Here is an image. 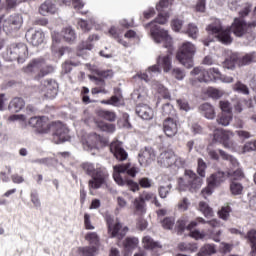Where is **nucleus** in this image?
Wrapping results in <instances>:
<instances>
[{
    "mask_svg": "<svg viewBox=\"0 0 256 256\" xmlns=\"http://www.w3.org/2000/svg\"><path fill=\"white\" fill-rule=\"evenodd\" d=\"M167 7H169V0H160L159 4L156 5V9L159 13L158 17L154 21L146 24L145 29L150 27V35L155 43H164V47L169 49L173 43V39L169 36L167 30L159 27V25H165L169 19V13L165 11Z\"/></svg>",
    "mask_w": 256,
    "mask_h": 256,
    "instance_id": "obj_1",
    "label": "nucleus"
},
{
    "mask_svg": "<svg viewBox=\"0 0 256 256\" xmlns=\"http://www.w3.org/2000/svg\"><path fill=\"white\" fill-rule=\"evenodd\" d=\"M45 119V116H35L30 118L28 123L30 127L37 129L38 133H52L53 142L56 143V145L65 143V141H69V129H67L66 125L61 122H53L52 124H47Z\"/></svg>",
    "mask_w": 256,
    "mask_h": 256,
    "instance_id": "obj_2",
    "label": "nucleus"
},
{
    "mask_svg": "<svg viewBox=\"0 0 256 256\" xmlns=\"http://www.w3.org/2000/svg\"><path fill=\"white\" fill-rule=\"evenodd\" d=\"M197 163V173L200 177L192 170H185L183 176L178 179L180 191L195 193L201 189L205 171L207 170V163L202 158H198Z\"/></svg>",
    "mask_w": 256,
    "mask_h": 256,
    "instance_id": "obj_3",
    "label": "nucleus"
},
{
    "mask_svg": "<svg viewBox=\"0 0 256 256\" xmlns=\"http://www.w3.org/2000/svg\"><path fill=\"white\" fill-rule=\"evenodd\" d=\"M197 51V48H195V45L191 42H184L177 54H176V59L186 67V69H191L193 67V57H195V53Z\"/></svg>",
    "mask_w": 256,
    "mask_h": 256,
    "instance_id": "obj_4",
    "label": "nucleus"
},
{
    "mask_svg": "<svg viewBox=\"0 0 256 256\" xmlns=\"http://www.w3.org/2000/svg\"><path fill=\"white\" fill-rule=\"evenodd\" d=\"M158 165L166 169L170 168L173 169V171H177V169L185 167V160L175 155L173 151H164L158 157Z\"/></svg>",
    "mask_w": 256,
    "mask_h": 256,
    "instance_id": "obj_5",
    "label": "nucleus"
},
{
    "mask_svg": "<svg viewBox=\"0 0 256 256\" xmlns=\"http://www.w3.org/2000/svg\"><path fill=\"white\" fill-rule=\"evenodd\" d=\"M256 29V16L250 21L246 22L241 18H235L232 23L231 31L236 37H243V35H251L255 33Z\"/></svg>",
    "mask_w": 256,
    "mask_h": 256,
    "instance_id": "obj_6",
    "label": "nucleus"
},
{
    "mask_svg": "<svg viewBox=\"0 0 256 256\" xmlns=\"http://www.w3.org/2000/svg\"><path fill=\"white\" fill-rule=\"evenodd\" d=\"M209 35H214L218 41L224 43V45H229L233 42L231 38V29H223L220 20H216L215 23L209 24L206 28Z\"/></svg>",
    "mask_w": 256,
    "mask_h": 256,
    "instance_id": "obj_7",
    "label": "nucleus"
},
{
    "mask_svg": "<svg viewBox=\"0 0 256 256\" xmlns=\"http://www.w3.org/2000/svg\"><path fill=\"white\" fill-rule=\"evenodd\" d=\"M218 151L220 157H222L224 161H228L230 163V170L226 173V176L229 177L232 181H240V179H243V177H245V174L243 173V170L237 168L239 167V161H237V158L221 149H219Z\"/></svg>",
    "mask_w": 256,
    "mask_h": 256,
    "instance_id": "obj_8",
    "label": "nucleus"
},
{
    "mask_svg": "<svg viewBox=\"0 0 256 256\" xmlns=\"http://www.w3.org/2000/svg\"><path fill=\"white\" fill-rule=\"evenodd\" d=\"M9 61H18V63H25L29 57V48L25 43L12 44L7 50Z\"/></svg>",
    "mask_w": 256,
    "mask_h": 256,
    "instance_id": "obj_9",
    "label": "nucleus"
},
{
    "mask_svg": "<svg viewBox=\"0 0 256 256\" xmlns=\"http://www.w3.org/2000/svg\"><path fill=\"white\" fill-rule=\"evenodd\" d=\"M54 71L55 68H53V66L47 65L45 60L41 58L34 59L25 68V73H38L39 79H41V77H45V75L53 73Z\"/></svg>",
    "mask_w": 256,
    "mask_h": 256,
    "instance_id": "obj_10",
    "label": "nucleus"
},
{
    "mask_svg": "<svg viewBox=\"0 0 256 256\" xmlns=\"http://www.w3.org/2000/svg\"><path fill=\"white\" fill-rule=\"evenodd\" d=\"M113 169V179L117 185L120 186L125 185V180H123V177H121V173H127V175L130 177H135L137 175V167L131 166V163L118 164L113 166Z\"/></svg>",
    "mask_w": 256,
    "mask_h": 256,
    "instance_id": "obj_11",
    "label": "nucleus"
},
{
    "mask_svg": "<svg viewBox=\"0 0 256 256\" xmlns=\"http://www.w3.org/2000/svg\"><path fill=\"white\" fill-rule=\"evenodd\" d=\"M106 223L108 227V235L110 237H118V239H123L124 235L127 233V227L122 229L121 222L119 219L115 218L114 216L107 215L106 216Z\"/></svg>",
    "mask_w": 256,
    "mask_h": 256,
    "instance_id": "obj_12",
    "label": "nucleus"
},
{
    "mask_svg": "<svg viewBox=\"0 0 256 256\" xmlns=\"http://www.w3.org/2000/svg\"><path fill=\"white\" fill-rule=\"evenodd\" d=\"M107 179H109L107 168L103 166L96 167V172H94L92 179L89 180L88 185L90 189H101V186L107 183Z\"/></svg>",
    "mask_w": 256,
    "mask_h": 256,
    "instance_id": "obj_13",
    "label": "nucleus"
},
{
    "mask_svg": "<svg viewBox=\"0 0 256 256\" xmlns=\"http://www.w3.org/2000/svg\"><path fill=\"white\" fill-rule=\"evenodd\" d=\"M191 75H200L198 77V81L200 83H211L212 81H217V75H219V70L217 68L203 70L199 67H196L191 71Z\"/></svg>",
    "mask_w": 256,
    "mask_h": 256,
    "instance_id": "obj_14",
    "label": "nucleus"
},
{
    "mask_svg": "<svg viewBox=\"0 0 256 256\" xmlns=\"http://www.w3.org/2000/svg\"><path fill=\"white\" fill-rule=\"evenodd\" d=\"M233 132H228L223 129L214 130L213 139L216 143H221L225 149H233V142L231 141Z\"/></svg>",
    "mask_w": 256,
    "mask_h": 256,
    "instance_id": "obj_15",
    "label": "nucleus"
},
{
    "mask_svg": "<svg viewBox=\"0 0 256 256\" xmlns=\"http://www.w3.org/2000/svg\"><path fill=\"white\" fill-rule=\"evenodd\" d=\"M26 41L33 45L34 47H39L45 41V33L41 30H35L33 28L27 30L26 34Z\"/></svg>",
    "mask_w": 256,
    "mask_h": 256,
    "instance_id": "obj_16",
    "label": "nucleus"
},
{
    "mask_svg": "<svg viewBox=\"0 0 256 256\" xmlns=\"http://www.w3.org/2000/svg\"><path fill=\"white\" fill-rule=\"evenodd\" d=\"M179 119L178 118H172L167 117L163 121V131L166 135V137H175L179 131V125H178Z\"/></svg>",
    "mask_w": 256,
    "mask_h": 256,
    "instance_id": "obj_17",
    "label": "nucleus"
},
{
    "mask_svg": "<svg viewBox=\"0 0 256 256\" xmlns=\"http://www.w3.org/2000/svg\"><path fill=\"white\" fill-rule=\"evenodd\" d=\"M59 85L55 80H45L41 85V91L46 99H55Z\"/></svg>",
    "mask_w": 256,
    "mask_h": 256,
    "instance_id": "obj_18",
    "label": "nucleus"
},
{
    "mask_svg": "<svg viewBox=\"0 0 256 256\" xmlns=\"http://www.w3.org/2000/svg\"><path fill=\"white\" fill-rule=\"evenodd\" d=\"M138 161L141 167H147L151 165L152 161H155V150L151 147H145L140 150L138 154Z\"/></svg>",
    "mask_w": 256,
    "mask_h": 256,
    "instance_id": "obj_19",
    "label": "nucleus"
},
{
    "mask_svg": "<svg viewBox=\"0 0 256 256\" xmlns=\"http://www.w3.org/2000/svg\"><path fill=\"white\" fill-rule=\"evenodd\" d=\"M110 151L118 161H125L129 157V154L123 148V143L119 141H114L110 144Z\"/></svg>",
    "mask_w": 256,
    "mask_h": 256,
    "instance_id": "obj_20",
    "label": "nucleus"
},
{
    "mask_svg": "<svg viewBox=\"0 0 256 256\" xmlns=\"http://www.w3.org/2000/svg\"><path fill=\"white\" fill-rule=\"evenodd\" d=\"M227 179V173L223 171H218L207 179L209 189H215V187H219L221 183H223Z\"/></svg>",
    "mask_w": 256,
    "mask_h": 256,
    "instance_id": "obj_21",
    "label": "nucleus"
},
{
    "mask_svg": "<svg viewBox=\"0 0 256 256\" xmlns=\"http://www.w3.org/2000/svg\"><path fill=\"white\" fill-rule=\"evenodd\" d=\"M99 143H104L103 137L97 133H92L89 135L88 141L84 144V149L86 151L97 149V145H99Z\"/></svg>",
    "mask_w": 256,
    "mask_h": 256,
    "instance_id": "obj_22",
    "label": "nucleus"
},
{
    "mask_svg": "<svg viewBox=\"0 0 256 256\" xmlns=\"http://www.w3.org/2000/svg\"><path fill=\"white\" fill-rule=\"evenodd\" d=\"M136 114L138 117H141V119H144L146 121H149L150 119H153V109L149 107L147 104H140L136 107Z\"/></svg>",
    "mask_w": 256,
    "mask_h": 256,
    "instance_id": "obj_23",
    "label": "nucleus"
},
{
    "mask_svg": "<svg viewBox=\"0 0 256 256\" xmlns=\"http://www.w3.org/2000/svg\"><path fill=\"white\" fill-rule=\"evenodd\" d=\"M161 74V68H159V65H153L148 68V70L143 73L139 74L138 77L142 79V81H146V83H149L153 77H157V75Z\"/></svg>",
    "mask_w": 256,
    "mask_h": 256,
    "instance_id": "obj_24",
    "label": "nucleus"
},
{
    "mask_svg": "<svg viewBox=\"0 0 256 256\" xmlns=\"http://www.w3.org/2000/svg\"><path fill=\"white\" fill-rule=\"evenodd\" d=\"M56 12H57V6H55L53 1L51 0H46L44 3L41 4L39 8V13L40 15H43V16L49 15V13L53 15Z\"/></svg>",
    "mask_w": 256,
    "mask_h": 256,
    "instance_id": "obj_25",
    "label": "nucleus"
},
{
    "mask_svg": "<svg viewBox=\"0 0 256 256\" xmlns=\"http://www.w3.org/2000/svg\"><path fill=\"white\" fill-rule=\"evenodd\" d=\"M251 63H256V52H249L240 57H238L239 67H247Z\"/></svg>",
    "mask_w": 256,
    "mask_h": 256,
    "instance_id": "obj_26",
    "label": "nucleus"
},
{
    "mask_svg": "<svg viewBox=\"0 0 256 256\" xmlns=\"http://www.w3.org/2000/svg\"><path fill=\"white\" fill-rule=\"evenodd\" d=\"M23 107H25V100H23V98L16 97L10 101L8 111L11 113H19Z\"/></svg>",
    "mask_w": 256,
    "mask_h": 256,
    "instance_id": "obj_27",
    "label": "nucleus"
},
{
    "mask_svg": "<svg viewBox=\"0 0 256 256\" xmlns=\"http://www.w3.org/2000/svg\"><path fill=\"white\" fill-rule=\"evenodd\" d=\"M157 65L164 69V73H169L172 69V61L170 55L159 56L157 59Z\"/></svg>",
    "mask_w": 256,
    "mask_h": 256,
    "instance_id": "obj_28",
    "label": "nucleus"
},
{
    "mask_svg": "<svg viewBox=\"0 0 256 256\" xmlns=\"http://www.w3.org/2000/svg\"><path fill=\"white\" fill-rule=\"evenodd\" d=\"M200 112L206 119H215V108L209 103H204L199 107Z\"/></svg>",
    "mask_w": 256,
    "mask_h": 256,
    "instance_id": "obj_29",
    "label": "nucleus"
},
{
    "mask_svg": "<svg viewBox=\"0 0 256 256\" xmlns=\"http://www.w3.org/2000/svg\"><path fill=\"white\" fill-rule=\"evenodd\" d=\"M197 223H202L203 225H205V223H208V225H210V227H219V221L213 219V220H208L205 221V219L198 217L196 219V221H192L188 226L187 229L188 231H191V229H194V227H197Z\"/></svg>",
    "mask_w": 256,
    "mask_h": 256,
    "instance_id": "obj_30",
    "label": "nucleus"
},
{
    "mask_svg": "<svg viewBox=\"0 0 256 256\" xmlns=\"http://www.w3.org/2000/svg\"><path fill=\"white\" fill-rule=\"evenodd\" d=\"M245 238L249 241L251 244V256H256V230L251 229L247 232Z\"/></svg>",
    "mask_w": 256,
    "mask_h": 256,
    "instance_id": "obj_31",
    "label": "nucleus"
},
{
    "mask_svg": "<svg viewBox=\"0 0 256 256\" xmlns=\"http://www.w3.org/2000/svg\"><path fill=\"white\" fill-rule=\"evenodd\" d=\"M137 245H139V239H137V238H126L125 241H124V249L126 251L124 256H128L129 253H131V251H133V249H135L137 247Z\"/></svg>",
    "mask_w": 256,
    "mask_h": 256,
    "instance_id": "obj_32",
    "label": "nucleus"
},
{
    "mask_svg": "<svg viewBox=\"0 0 256 256\" xmlns=\"http://www.w3.org/2000/svg\"><path fill=\"white\" fill-rule=\"evenodd\" d=\"M144 249L153 251V249H161L159 242H156L151 236H145L142 240Z\"/></svg>",
    "mask_w": 256,
    "mask_h": 256,
    "instance_id": "obj_33",
    "label": "nucleus"
},
{
    "mask_svg": "<svg viewBox=\"0 0 256 256\" xmlns=\"http://www.w3.org/2000/svg\"><path fill=\"white\" fill-rule=\"evenodd\" d=\"M62 35L67 43H73L77 39V34H75V30L71 26L64 28Z\"/></svg>",
    "mask_w": 256,
    "mask_h": 256,
    "instance_id": "obj_34",
    "label": "nucleus"
},
{
    "mask_svg": "<svg viewBox=\"0 0 256 256\" xmlns=\"http://www.w3.org/2000/svg\"><path fill=\"white\" fill-rule=\"evenodd\" d=\"M163 117H171L172 119L177 118V113L175 112V108H173V105L166 103L162 106V111H161Z\"/></svg>",
    "mask_w": 256,
    "mask_h": 256,
    "instance_id": "obj_35",
    "label": "nucleus"
},
{
    "mask_svg": "<svg viewBox=\"0 0 256 256\" xmlns=\"http://www.w3.org/2000/svg\"><path fill=\"white\" fill-rule=\"evenodd\" d=\"M199 211H201V213H203L204 217H206V219H211V217H213L214 213H213V209L211 207H209V204H207V202H200L199 203Z\"/></svg>",
    "mask_w": 256,
    "mask_h": 256,
    "instance_id": "obj_36",
    "label": "nucleus"
},
{
    "mask_svg": "<svg viewBox=\"0 0 256 256\" xmlns=\"http://www.w3.org/2000/svg\"><path fill=\"white\" fill-rule=\"evenodd\" d=\"M233 120V114L231 113H221L217 119V123L223 127H227L229 123Z\"/></svg>",
    "mask_w": 256,
    "mask_h": 256,
    "instance_id": "obj_37",
    "label": "nucleus"
},
{
    "mask_svg": "<svg viewBox=\"0 0 256 256\" xmlns=\"http://www.w3.org/2000/svg\"><path fill=\"white\" fill-rule=\"evenodd\" d=\"M217 253V250L215 249L214 244H206L200 249V253H198V256H209Z\"/></svg>",
    "mask_w": 256,
    "mask_h": 256,
    "instance_id": "obj_38",
    "label": "nucleus"
},
{
    "mask_svg": "<svg viewBox=\"0 0 256 256\" xmlns=\"http://www.w3.org/2000/svg\"><path fill=\"white\" fill-rule=\"evenodd\" d=\"M179 251H183L185 253H195L198 249L197 244L193 243H180L178 245Z\"/></svg>",
    "mask_w": 256,
    "mask_h": 256,
    "instance_id": "obj_39",
    "label": "nucleus"
},
{
    "mask_svg": "<svg viewBox=\"0 0 256 256\" xmlns=\"http://www.w3.org/2000/svg\"><path fill=\"white\" fill-rule=\"evenodd\" d=\"M80 256H95L97 253V247L95 246H86L78 249Z\"/></svg>",
    "mask_w": 256,
    "mask_h": 256,
    "instance_id": "obj_40",
    "label": "nucleus"
},
{
    "mask_svg": "<svg viewBox=\"0 0 256 256\" xmlns=\"http://www.w3.org/2000/svg\"><path fill=\"white\" fill-rule=\"evenodd\" d=\"M85 239L90 243V245H92V247H97V245H99V235L95 232L87 233Z\"/></svg>",
    "mask_w": 256,
    "mask_h": 256,
    "instance_id": "obj_41",
    "label": "nucleus"
},
{
    "mask_svg": "<svg viewBox=\"0 0 256 256\" xmlns=\"http://www.w3.org/2000/svg\"><path fill=\"white\" fill-rule=\"evenodd\" d=\"M230 191L232 195H241L243 193V184L232 181L230 183Z\"/></svg>",
    "mask_w": 256,
    "mask_h": 256,
    "instance_id": "obj_42",
    "label": "nucleus"
},
{
    "mask_svg": "<svg viewBox=\"0 0 256 256\" xmlns=\"http://www.w3.org/2000/svg\"><path fill=\"white\" fill-rule=\"evenodd\" d=\"M99 117H102L103 119H106V121L113 122L117 119V115L114 114V112L109 110H101L99 112Z\"/></svg>",
    "mask_w": 256,
    "mask_h": 256,
    "instance_id": "obj_43",
    "label": "nucleus"
},
{
    "mask_svg": "<svg viewBox=\"0 0 256 256\" xmlns=\"http://www.w3.org/2000/svg\"><path fill=\"white\" fill-rule=\"evenodd\" d=\"M134 207H135L137 213H141V215H143V213L146 212L145 202L143 201V198H141V197L136 198L134 200Z\"/></svg>",
    "mask_w": 256,
    "mask_h": 256,
    "instance_id": "obj_44",
    "label": "nucleus"
},
{
    "mask_svg": "<svg viewBox=\"0 0 256 256\" xmlns=\"http://www.w3.org/2000/svg\"><path fill=\"white\" fill-rule=\"evenodd\" d=\"M234 91H236L237 93H241L242 95H249V87L243 84L241 81H238L234 85Z\"/></svg>",
    "mask_w": 256,
    "mask_h": 256,
    "instance_id": "obj_45",
    "label": "nucleus"
},
{
    "mask_svg": "<svg viewBox=\"0 0 256 256\" xmlns=\"http://www.w3.org/2000/svg\"><path fill=\"white\" fill-rule=\"evenodd\" d=\"M79 62H73V61H66L62 64V73L64 75H67V73H71L72 67H78Z\"/></svg>",
    "mask_w": 256,
    "mask_h": 256,
    "instance_id": "obj_46",
    "label": "nucleus"
},
{
    "mask_svg": "<svg viewBox=\"0 0 256 256\" xmlns=\"http://www.w3.org/2000/svg\"><path fill=\"white\" fill-rule=\"evenodd\" d=\"M186 33H187L188 37H191V39H197V35L199 33V28H197V25L190 23L188 25Z\"/></svg>",
    "mask_w": 256,
    "mask_h": 256,
    "instance_id": "obj_47",
    "label": "nucleus"
},
{
    "mask_svg": "<svg viewBox=\"0 0 256 256\" xmlns=\"http://www.w3.org/2000/svg\"><path fill=\"white\" fill-rule=\"evenodd\" d=\"M172 188L173 186L171 184L160 186L158 188L159 197H161V199H167V195H169Z\"/></svg>",
    "mask_w": 256,
    "mask_h": 256,
    "instance_id": "obj_48",
    "label": "nucleus"
},
{
    "mask_svg": "<svg viewBox=\"0 0 256 256\" xmlns=\"http://www.w3.org/2000/svg\"><path fill=\"white\" fill-rule=\"evenodd\" d=\"M208 96L212 99H221L223 97V92L217 88H208L207 90Z\"/></svg>",
    "mask_w": 256,
    "mask_h": 256,
    "instance_id": "obj_49",
    "label": "nucleus"
},
{
    "mask_svg": "<svg viewBox=\"0 0 256 256\" xmlns=\"http://www.w3.org/2000/svg\"><path fill=\"white\" fill-rule=\"evenodd\" d=\"M82 168L87 173V175H90V177H93L95 175V172L97 171V168L92 163L86 162L82 164Z\"/></svg>",
    "mask_w": 256,
    "mask_h": 256,
    "instance_id": "obj_50",
    "label": "nucleus"
},
{
    "mask_svg": "<svg viewBox=\"0 0 256 256\" xmlns=\"http://www.w3.org/2000/svg\"><path fill=\"white\" fill-rule=\"evenodd\" d=\"M231 213V206H223L221 210L218 212L220 219L223 221H227L229 219V215Z\"/></svg>",
    "mask_w": 256,
    "mask_h": 256,
    "instance_id": "obj_51",
    "label": "nucleus"
},
{
    "mask_svg": "<svg viewBox=\"0 0 256 256\" xmlns=\"http://www.w3.org/2000/svg\"><path fill=\"white\" fill-rule=\"evenodd\" d=\"M175 226V218L173 217H166L162 220V227L164 229L171 230Z\"/></svg>",
    "mask_w": 256,
    "mask_h": 256,
    "instance_id": "obj_52",
    "label": "nucleus"
},
{
    "mask_svg": "<svg viewBox=\"0 0 256 256\" xmlns=\"http://www.w3.org/2000/svg\"><path fill=\"white\" fill-rule=\"evenodd\" d=\"M172 77L177 79V81H183V79H185V71H183L181 68H173Z\"/></svg>",
    "mask_w": 256,
    "mask_h": 256,
    "instance_id": "obj_53",
    "label": "nucleus"
},
{
    "mask_svg": "<svg viewBox=\"0 0 256 256\" xmlns=\"http://www.w3.org/2000/svg\"><path fill=\"white\" fill-rule=\"evenodd\" d=\"M177 105L181 111H191V106H189V102L185 99H178Z\"/></svg>",
    "mask_w": 256,
    "mask_h": 256,
    "instance_id": "obj_54",
    "label": "nucleus"
},
{
    "mask_svg": "<svg viewBox=\"0 0 256 256\" xmlns=\"http://www.w3.org/2000/svg\"><path fill=\"white\" fill-rule=\"evenodd\" d=\"M99 127L101 131H105L106 133H115V126L109 123H100Z\"/></svg>",
    "mask_w": 256,
    "mask_h": 256,
    "instance_id": "obj_55",
    "label": "nucleus"
},
{
    "mask_svg": "<svg viewBox=\"0 0 256 256\" xmlns=\"http://www.w3.org/2000/svg\"><path fill=\"white\" fill-rule=\"evenodd\" d=\"M235 135H237L241 141H245V139H251L252 137L251 133L245 130H236Z\"/></svg>",
    "mask_w": 256,
    "mask_h": 256,
    "instance_id": "obj_56",
    "label": "nucleus"
},
{
    "mask_svg": "<svg viewBox=\"0 0 256 256\" xmlns=\"http://www.w3.org/2000/svg\"><path fill=\"white\" fill-rule=\"evenodd\" d=\"M30 198L35 207H41V200L39 199V194L37 193V191L31 192Z\"/></svg>",
    "mask_w": 256,
    "mask_h": 256,
    "instance_id": "obj_57",
    "label": "nucleus"
},
{
    "mask_svg": "<svg viewBox=\"0 0 256 256\" xmlns=\"http://www.w3.org/2000/svg\"><path fill=\"white\" fill-rule=\"evenodd\" d=\"M219 105L222 113H231V103L229 101H220Z\"/></svg>",
    "mask_w": 256,
    "mask_h": 256,
    "instance_id": "obj_58",
    "label": "nucleus"
},
{
    "mask_svg": "<svg viewBox=\"0 0 256 256\" xmlns=\"http://www.w3.org/2000/svg\"><path fill=\"white\" fill-rule=\"evenodd\" d=\"M252 5L251 4H246L244 6V8L239 12V16L243 19L245 17H247V15H249V13H251V9H252Z\"/></svg>",
    "mask_w": 256,
    "mask_h": 256,
    "instance_id": "obj_59",
    "label": "nucleus"
},
{
    "mask_svg": "<svg viewBox=\"0 0 256 256\" xmlns=\"http://www.w3.org/2000/svg\"><path fill=\"white\" fill-rule=\"evenodd\" d=\"M84 225L85 228L88 230L95 229V226L91 225V216L89 214H84Z\"/></svg>",
    "mask_w": 256,
    "mask_h": 256,
    "instance_id": "obj_60",
    "label": "nucleus"
},
{
    "mask_svg": "<svg viewBox=\"0 0 256 256\" xmlns=\"http://www.w3.org/2000/svg\"><path fill=\"white\" fill-rule=\"evenodd\" d=\"M181 27H183V20L180 19H174L172 21V29L174 31H181Z\"/></svg>",
    "mask_w": 256,
    "mask_h": 256,
    "instance_id": "obj_61",
    "label": "nucleus"
},
{
    "mask_svg": "<svg viewBox=\"0 0 256 256\" xmlns=\"http://www.w3.org/2000/svg\"><path fill=\"white\" fill-rule=\"evenodd\" d=\"M233 107L236 113H243V103L241 102V100L239 99L234 100Z\"/></svg>",
    "mask_w": 256,
    "mask_h": 256,
    "instance_id": "obj_62",
    "label": "nucleus"
},
{
    "mask_svg": "<svg viewBox=\"0 0 256 256\" xmlns=\"http://www.w3.org/2000/svg\"><path fill=\"white\" fill-rule=\"evenodd\" d=\"M151 183H152V181L149 178H141L139 180V185L141 187H143L144 189H149L151 187Z\"/></svg>",
    "mask_w": 256,
    "mask_h": 256,
    "instance_id": "obj_63",
    "label": "nucleus"
},
{
    "mask_svg": "<svg viewBox=\"0 0 256 256\" xmlns=\"http://www.w3.org/2000/svg\"><path fill=\"white\" fill-rule=\"evenodd\" d=\"M244 151H256V140L254 142H247L244 145Z\"/></svg>",
    "mask_w": 256,
    "mask_h": 256,
    "instance_id": "obj_64",
    "label": "nucleus"
}]
</instances>
